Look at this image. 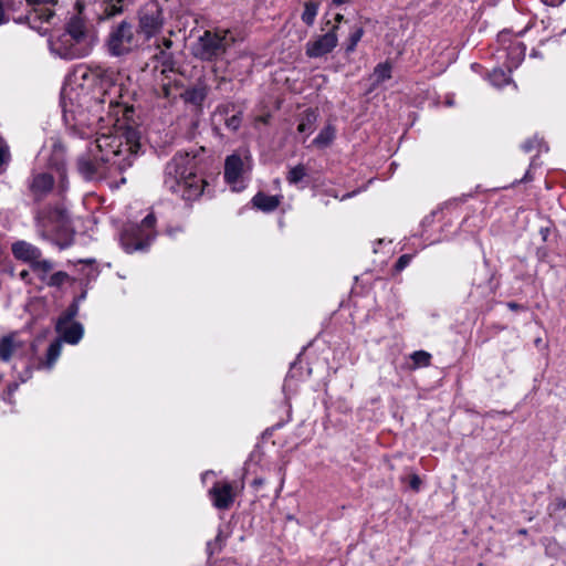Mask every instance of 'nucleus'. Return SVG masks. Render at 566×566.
Masks as SVG:
<instances>
[{
	"instance_id": "obj_1",
	"label": "nucleus",
	"mask_w": 566,
	"mask_h": 566,
	"mask_svg": "<svg viewBox=\"0 0 566 566\" xmlns=\"http://www.w3.org/2000/svg\"><path fill=\"white\" fill-rule=\"evenodd\" d=\"M82 78L96 83L93 95L85 101L97 122L112 128L90 142L85 154L77 159L78 172L87 180L103 178L116 168L132 167L140 150V132L130 124L133 107L118 101L122 87L116 84L117 73L111 69L85 70Z\"/></svg>"
},
{
	"instance_id": "obj_2",
	"label": "nucleus",
	"mask_w": 566,
	"mask_h": 566,
	"mask_svg": "<svg viewBox=\"0 0 566 566\" xmlns=\"http://www.w3.org/2000/svg\"><path fill=\"white\" fill-rule=\"evenodd\" d=\"M206 180L199 175V159L190 153H177L165 166L164 188L186 202L199 199Z\"/></svg>"
},
{
	"instance_id": "obj_3",
	"label": "nucleus",
	"mask_w": 566,
	"mask_h": 566,
	"mask_svg": "<svg viewBox=\"0 0 566 566\" xmlns=\"http://www.w3.org/2000/svg\"><path fill=\"white\" fill-rule=\"evenodd\" d=\"M76 8L77 13L70 18L65 31L50 41L51 52L64 60L87 56L95 45V36L82 17L83 6L77 2Z\"/></svg>"
},
{
	"instance_id": "obj_4",
	"label": "nucleus",
	"mask_w": 566,
	"mask_h": 566,
	"mask_svg": "<svg viewBox=\"0 0 566 566\" xmlns=\"http://www.w3.org/2000/svg\"><path fill=\"white\" fill-rule=\"evenodd\" d=\"M144 41L136 25L129 20L114 23L105 38L106 53L113 57H125L138 52Z\"/></svg>"
},
{
	"instance_id": "obj_5",
	"label": "nucleus",
	"mask_w": 566,
	"mask_h": 566,
	"mask_svg": "<svg viewBox=\"0 0 566 566\" xmlns=\"http://www.w3.org/2000/svg\"><path fill=\"white\" fill-rule=\"evenodd\" d=\"M234 43L229 30L205 31L191 45V53L201 61H216Z\"/></svg>"
},
{
	"instance_id": "obj_6",
	"label": "nucleus",
	"mask_w": 566,
	"mask_h": 566,
	"mask_svg": "<svg viewBox=\"0 0 566 566\" xmlns=\"http://www.w3.org/2000/svg\"><path fill=\"white\" fill-rule=\"evenodd\" d=\"M156 217L148 213L140 223L127 224L120 234V244L127 253L143 251L150 245L156 237Z\"/></svg>"
},
{
	"instance_id": "obj_7",
	"label": "nucleus",
	"mask_w": 566,
	"mask_h": 566,
	"mask_svg": "<svg viewBox=\"0 0 566 566\" xmlns=\"http://www.w3.org/2000/svg\"><path fill=\"white\" fill-rule=\"evenodd\" d=\"M35 223L39 234L50 241H57L60 234L69 230V218L62 207L40 210L36 213Z\"/></svg>"
},
{
	"instance_id": "obj_8",
	"label": "nucleus",
	"mask_w": 566,
	"mask_h": 566,
	"mask_svg": "<svg viewBox=\"0 0 566 566\" xmlns=\"http://www.w3.org/2000/svg\"><path fill=\"white\" fill-rule=\"evenodd\" d=\"M59 0H25L29 11L25 15H21L14 21L17 23L27 22L29 27L36 30L41 34H44L49 28L45 24L51 25L54 20L53 7Z\"/></svg>"
},
{
	"instance_id": "obj_9",
	"label": "nucleus",
	"mask_w": 566,
	"mask_h": 566,
	"mask_svg": "<svg viewBox=\"0 0 566 566\" xmlns=\"http://www.w3.org/2000/svg\"><path fill=\"white\" fill-rule=\"evenodd\" d=\"M252 159L248 150L234 153L226 158L224 180L233 191H241L245 188L243 175L251 170Z\"/></svg>"
},
{
	"instance_id": "obj_10",
	"label": "nucleus",
	"mask_w": 566,
	"mask_h": 566,
	"mask_svg": "<svg viewBox=\"0 0 566 566\" xmlns=\"http://www.w3.org/2000/svg\"><path fill=\"white\" fill-rule=\"evenodd\" d=\"M35 346L18 333H11L0 338V361L9 363L11 359H28L35 355Z\"/></svg>"
},
{
	"instance_id": "obj_11",
	"label": "nucleus",
	"mask_w": 566,
	"mask_h": 566,
	"mask_svg": "<svg viewBox=\"0 0 566 566\" xmlns=\"http://www.w3.org/2000/svg\"><path fill=\"white\" fill-rule=\"evenodd\" d=\"M497 43L500 45L499 56L505 57V65L509 72H512L524 60L526 46L516 39H513L510 30H503L497 34Z\"/></svg>"
},
{
	"instance_id": "obj_12",
	"label": "nucleus",
	"mask_w": 566,
	"mask_h": 566,
	"mask_svg": "<svg viewBox=\"0 0 566 566\" xmlns=\"http://www.w3.org/2000/svg\"><path fill=\"white\" fill-rule=\"evenodd\" d=\"M163 27V14L157 3H149L138 11V32L144 43L156 35Z\"/></svg>"
},
{
	"instance_id": "obj_13",
	"label": "nucleus",
	"mask_w": 566,
	"mask_h": 566,
	"mask_svg": "<svg viewBox=\"0 0 566 566\" xmlns=\"http://www.w3.org/2000/svg\"><path fill=\"white\" fill-rule=\"evenodd\" d=\"M337 29L338 25L335 24L325 34L308 41L305 45L306 55L312 59H317L331 53L338 43Z\"/></svg>"
},
{
	"instance_id": "obj_14",
	"label": "nucleus",
	"mask_w": 566,
	"mask_h": 566,
	"mask_svg": "<svg viewBox=\"0 0 566 566\" xmlns=\"http://www.w3.org/2000/svg\"><path fill=\"white\" fill-rule=\"evenodd\" d=\"M208 493L213 506L218 510L230 509L237 496L233 484L227 481L216 482Z\"/></svg>"
},
{
	"instance_id": "obj_15",
	"label": "nucleus",
	"mask_w": 566,
	"mask_h": 566,
	"mask_svg": "<svg viewBox=\"0 0 566 566\" xmlns=\"http://www.w3.org/2000/svg\"><path fill=\"white\" fill-rule=\"evenodd\" d=\"M56 333L60 335L61 343L65 342L76 345L83 337L84 328L78 322L57 319L55 325Z\"/></svg>"
},
{
	"instance_id": "obj_16",
	"label": "nucleus",
	"mask_w": 566,
	"mask_h": 566,
	"mask_svg": "<svg viewBox=\"0 0 566 566\" xmlns=\"http://www.w3.org/2000/svg\"><path fill=\"white\" fill-rule=\"evenodd\" d=\"M53 185L54 179L52 175L49 172H35L29 182V189L32 196L40 200L53 189Z\"/></svg>"
},
{
	"instance_id": "obj_17",
	"label": "nucleus",
	"mask_w": 566,
	"mask_h": 566,
	"mask_svg": "<svg viewBox=\"0 0 566 566\" xmlns=\"http://www.w3.org/2000/svg\"><path fill=\"white\" fill-rule=\"evenodd\" d=\"M12 253L17 259L29 262L30 264L42 255L39 248L25 241H18L13 243Z\"/></svg>"
},
{
	"instance_id": "obj_18",
	"label": "nucleus",
	"mask_w": 566,
	"mask_h": 566,
	"mask_svg": "<svg viewBox=\"0 0 566 566\" xmlns=\"http://www.w3.org/2000/svg\"><path fill=\"white\" fill-rule=\"evenodd\" d=\"M49 166L55 168L61 177V191L66 189L65 186V150L61 144H53L52 155L49 158Z\"/></svg>"
},
{
	"instance_id": "obj_19",
	"label": "nucleus",
	"mask_w": 566,
	"mask_h": 566,
	"mask_svg": "<svg viewBox=\"0 0 566 566\" xmlns=\"http://www.w3.org/2000/svg\"><path fill=\"white\" fill-rule=\"evenodd\" d=\"M252 203L258 209L270 212L275 210L280 205V198L277 196H269L263 192H258L253 199Z\"/></svg>"
},
{
	"instance_id": "obj_20",
	"label": "nucleus",
	"mask_w": 566,
	"mask_h": 566,
	"mask_svg": "<svg viewBox=\"0 0 566 566\" xmlns=\"http://www.w3.org/2000/svg\"><path fill=\"white\" fill-rule=\"evenodd\" d=\"M62 350V343L61 339H55L53 343L50 344L48 352H46V359L45 361L41 363L40 366L45 367L48 369H51L57 358L61 355Z\"/></svg>"
},
{
	"instance_id": "obj_21",
	"label": "nucleus",
	"mask_w": 566,
	"mask_h": 566,
	"mask_svg": "<svg viewBox=\"0 0 566 566\" xmlns=\"http://www.w3.org/2000/svg\"><path fill=\"white\" fill-rule=\"evenodd\" d=\"M32 270L38 274L39 279L44 282L53 270L54 265L50 260L36 259L31 264Z\"/></svg>"
},
{
	"instance_id": "obj_22",
	"label": "nucleus",
	"mask_w": 566,
	"mask_h": 566,
	"mask_svg": "<svg viewBox=\"0 0 566 566\" xmlns=\"http://www.w3.org/2000/svg\"><path fill=\"white\" fill-rule=\"evenodd\" d=\"M316 114L313 111H306L301 117L297 130L301 134H311L314 130Z\"/></svg>"
},
{
	"instance_id": "obj_23",
	"label": "nucleus",
	"mask_w": 566,
	"mask_h": 566,
	"mask_svg": "<svg viewBox=\"0 0 566 566\" xmlns=\"http://www.w3.org/2000/svg\"><path fill=\"white\" fill-rule=\"evenodd\" d=\"M510 73L502 69H494L489 75L490 83L495 87H502L511 82Z\"/></svg>"
},
{
	"instance_id": "obj_24",
	"label": "nucleus",
	"mask_w": 566,
	"mask_h": 566,
	"mask_svg": "<svg viewBox=\"0 0 566 566\" xmlns=\"http://www.w3.org/2000/svg\"><path fill=\"white\" fill-rule=\"evenodd\" d=\"M317 12H318V4L313 1H307L304 4V11L302 13L301 19L306 25L311 27V25H313V23L315 21Z\"/></svg>"
},
{
	"instance_id": "obj_25",
	"label": "nucleus",
	"mask_w": 566,
	"mask_h": 566,
	"mask_svg": "<svg viewBox=\"0 0 566 566\" xmlns=\"http://www.w3.org/2000/svg\"><path fill=\"white\" fill-rule=\"evenodd\" d=\"M335 137V130L332 126H327L314 138L313 144L317 147L328 146Z\"/></svg>"
},
{
	"instance_id": "obj_26",
	"label": "nucleus",
	"mask_w": 566,
	"mask_h": 566,
	"mask_svg": "<svg viewBox=\"0 0 566 566\" xmlns=\"http://www.w3.org/2000/svg\"><path fill=\"white\" fill-rule=\"evenodd\" d=\"M307 176V170L305 168L304 165L300 164V165H296L295 167H292L287 175H286V180L289 181V184L291 185H297L298 182H301L304 177Z\"/></svg>"
},
{
	"instance_id": "obj_27",
	"label": "nucleus",
	"mask_w": 566,
	"mask_h": 566,
	"mask_svg": "<svg viewBox=\"0 0 566 566\" xmlns=\"http://www.w3.org/2000/svg\"><path fill=\"white\" fill-rule=\"evenodd\" d=\"M364 34V30L361 27H355L346 41L345 52L350 54L355 51L357 43L360 41Z\"/></svg>"
},
{
	"instance_id": "obj_28",
	"label": "nucleus",
	"mask_w": 566,
	"mask_h": 566,
	"mask_svg": "<svg viewBox=\"0 0 566 566\" xmlns=\"http://www.w3.org/2000/svg\"><path fill=\"white\" fill-rule=\"evenodd\" d=\"M70 280V276L66 272L57 271L53 274H50L44 283L52 287H60L64 283H66Z\"/></svg>"
},
{
	"instance_id": "obj_29",
	"label": "nucleus",
	"mask_w": 566,
	"mask_h": 566,
	"mask_svg": "<svg viewBox=\"0 0 566 566\" xmlns=\"http://www.w3.org/2000/svg\"><path fill=\"white\" fill-rule=\"evenodd\" d=\"M374 76L377 83H381L391 76V66L388 63L378 64L375 67Z\"/></svg>"
},
{
	"instance_id": "obj_30",
	"label": "nucleus",
	"mask_w": 566,
	"mask_h": 566,
	"mask_svg": "<svg viewBox=\"0 0 566 566\" xmlns=\"http://www.w3.org/2000/svg\"><path fill=\"white\" fill-rule=\"evenodd\" d=\"M123 1L124 0H109L108 3H106L104 13L106 18L114 17L116 14H119L123 12Z\"/></svg>"
},
{
	"instance_id": "obj_31",
	"label": "nucleus",
	"mask_w": 566,
	"mask_h": 566,
	"mask_svg": "<svg viewBox=\"0 0 566 566\" xmlns=\"http://www.w3.org/2000/svg\"><path fill=\"white\" fill-rule=\"evenodd\" d=\"M411 359L416 367L428 366L430 364L431 355L424 350H417L411 355Z\"/></svg>"
},
{
	"instance_id": "obj_32",
	"label": "nucleus",
	"mask_w": 566,
	"mask_h": 566,
	"mask_svg": "<svg viewBox=\"0 0 566 566\" xmlns=\"http://www.w3.org/2000/svg\"><path fill=\"white\" fill-rule=\"evenodd\" d=\"M222 544H223V536H222V531L220 530L214 538L213 542H209L207 544V552H208V555L209 556H212L213 554L216 553H219L222 548Z\"/></svg>"
},
{
	"instance_id": "obj_33",
	"label": "nucleus",
	"mask_w": 566,
	"mask_h": 566,
	"mask_svg": "<svg viewBox=\"0 0 566 566\" xmlns=\"http://www.w3.org/2000/svg\"><path fill=\"white\" fill-rule=\"evenodd\" d=\"M241 122H242V116H241V112H239L226 119V126H227V128L235 132L241 126Z\"/></svg>"
},
{
	"instance_id": "obj_34",
	"label": "nucleus",
	"mask_w": 566,
	"mask_h": 566,
	"mask_svg": "<svg viewBox=\"0 0 566 566\" xmlns=\"http://www.w3.org/2000/svg\"><path fill=\"white\" fill-rule=\"evenodd\" d=\"M542 147H543V143L539 139H537L536 137L524 142L522 145V149L525 153H530L536 148L538 149V153H539L542 150Z\"/></svg>"
},
{
	"instance_id": "obj_35",
	"label": "nucleus",
	"mask_w": 566,
	"mask_h": 566,
	"mask_svg": "<svg viewBox=\"0 0 566 566\" xmlns=\"http://www.w3.org/2000/svg\"><path fill=\"white\" fill-rule=\"evenodd\" d=\"M78 306L76 304H72L57 319L75 322L74 317L77 315Z\"/></svg>"
},
{
	"instance_id": "obj_36",
	"label": "nucleus",
	"mask_w": 566,
	"mask_h": 566,
	"mask_svg": "<svg viewBox=\"0 0 566 566\" xmlns=\"http://www.w3.org/2000/svg\"><path fill=\"white\" fill-rule=\"evenodd\" d=\"M9 157V148L3 139L0 138V167L8 163Z\"/></svg>"
},
{
	"instance_id": "obj_37",
	"label": "nucleus",
	"mask_w": 566,
	"mask_h": 566,
	"mask_svg": "<svg viewBox=\"0 0 566 566\" xmlns=\"http://www.w3.org/2000/svg\"><path fill=\"white\" fill-rule=\"evenodd\" d=\"M411 259H412L411 254H402L401 256H399V259L397 260L396 265H395L396 270L402 271L405 268H407L409 265V263L411 262Z\"/></svg>"
},
{
	"instance_id": "obj_38",
	"label": "nucleus",
	"mask_w": 566,
	"mask_h": 566,
	"mask_svg": "<svg viewBox=\"0 0 566 566\" xmlns=\"http://www.w3.org/2000/svg\"><path fill=\"white\" fill-rule=\"evenodd\" d=\"M11 0H0V25L8 21L6 9L9 8Z\"/></svg>"
},
{
	"instance_id": "obj_39",
	"label": "nucleus",
	"mask_w": 566,
	"mask_h": 566,
	"mask_svg": "<svg viewBox=\"0 0 566 566\" xmlns=\"http://www.w3.org/2000/svg\"><path fill=\"white\" fill-rule=\"evenodd\" d=\"M409 485L412 490L415 491H419L420 489V485H421V480L420 478L417 475V474H412L410 476V482H409Z\"/></svg>"
},
{
	"instance_id": "obj_40",
	"label": "nucleus",
	"mask_w": 566,
	"mask_h": 566,
	"mask_svg": "<svg viewBox=\"0 0 566 566\" xmlns=\"http://www.w3.org/2000/svg\"><path fill=\"white\" fill-rule=\"evenodd\" d=\"M565 0H542L543 3L551 6V7H557Z\"/></svg>"
},
{
	"instance_id": "obj_41",
	"label": "nucleus",
	"mask_w": 566,
	"mask_h": 566,
	"mask_svg": "<svg viewBox=\"0 0 566 566\" xmlns=\"http://www.w3.org/2000/svg\"><path fill=\"white\" fill-rule=\"evenodd\" d=\"M507 307L512 311H518V310H523V306L518 303H515V302H509L507 303Z\"/></svg>"
},
{
	"instance_id": "obj_42",
	"label": "nucleus",
	"mask_w": 566,
	"mask_h": 566,
	"mask_svg": "<svg viewBox=\"0 0 566 566\" xmlns=\"http://www.w3.org/2000/svg\"><path fill=\"white\" fill-rule=\"evenodd\" d=\"M533 178L531 176V172L530 170L526 171V174L524 175V177L520 180V182H528L531 181Z\"/></svg>"
},
{
	"instance_id": "obj_43",
	"label": "nucleus",
	"mask_w": 566,
	"mask_h": 566,
	"mask_svg": "<svg viewBox=\"0 0 566 566\" xmlns=\"http://www.w3.org/2000/svg\"><path fill=\"white\" fill-rule=\"evenodd\" d=\"M230 108H234V106L232 104H228L219 107V109L226 114L229 112Z\"/></svg>"
},
{
	"instance_id": "obj_44",
	"label": "nucleus",
	"mask_w": 566,
	"mask_h": 566,
	"mask_svg": "<svg viewBox=\"0 0 566 566\" xmlns=\"http://www.w3.org/2000/svg\"><path fill=\"white\" fill-rule=\"evenodd\" d=\"M531 57H541L542 59L543 56H542V53L539 51L533 50L531 52Z\"/></svg>"
},
{
	"instance_id": "obj_45",
	"label": "nucleus",
	"mask_w": 566,
	"mask_h": 566,
	"mask_svg": "<svg viewBox=\"0 0 566 566\" xmlns=\"http://www.w3.org/2000/svg\"><path fill=\"white\" fill-rule=\"evenodd\" d=\"M343 19H344V17L340 13H337L336 17H335V20H336L337 23H339Z\"/></svg>"
},
{
	"instance_id": "obj_46",
	"label": "nucleus",
	"mask_w": 566,
	"mask_h": 566,
	"mask_svg": "<svg viewBox=\"0 0 566 566\" xmlns=\"http://www.w3.org/2000/svg\"><path fill=\"white\" fill-rule=\"evenodd\" d=\"M346 2H348V0H333V3L338 4V6L346 3Z\"/></svg>"
},
{
	"instance_id": "obj_47",
	"label": "nucleus",
	"mask_w": 566,
	"mask_h": 566,
	"mask_svg": "<svg viewBox=\"0 0 566 566\" xmlns=\"http://www.w3.org/2000/svg\"><path fill=\"white\" fill-rule=\"evenodd\" d=\"M164 44H165V46L170 48V45H171V41H170V40L165 39V40H164Z\"/></svg>"
},
{
	"instance_id": "obj_48",
	"label": "nucleus",
	"mask_w": 566,
	"mask_h": 566,
	"mask_svg": "<svg viewBox=\"0 0 566 566\" xmlns=\"http://www.w3.org/2000/svg\"><path fill=\"white\" fill-rule=\"evenodd\" d=\"M526 31H527V28H525V29H523L522 31H520V32L517 33V35H518V36H522Z\"/></svg>"
},
{
	"instance_id": "obj_49",
	"label": "nucleus",
	"mask_w": 566,
	"mask_h": 566,
	"mask_svg": "<svg viewBox=\"0 0 566 566\" xmlns=\"http://www.w3.org/2000/svg\"><path fill=\"white\" fill-rule=\"evenodd\" d=\"M202 98H203V94L202 93H198V99L202 101Z\"/></svg>"
},
{
	"instance_id": "obj_50",
	"label": "nucleus",
	"mask_w": 566,
	"mask_h": 566,
	"mask_svg": "<svg viewBox=\"0 0 566 566\" xmlns=\"http://www.w3.org/2000/svg\"><path fill=\"white\" fill-rule=\"evenodd\" d=\"M197 99V92L193 93V96L191 97V101H196Z\"/></svg>"
},
{
	"instance_id": "obj_51",
	"label": "nucleus",
	"mask_w": 566,
	"mask_h": 566,
	"mask_svg": "<svg viewBox=\"0 0 566 566\" xmlns=\"http://www.w3.org/2000/svg\"><path fill=\"white\" fill-rule=\"evenodd\" d=\"M211 472H205V474L202 475V478L205 479L208 474H210Z\"/></svg>"
},
{
	"instance_id": "obj_52",
	"label": "nucleus",
	"mask_w": 566,
	"mask_h": 566,
	"mask_svg": "<svg viewBox=\"0 0 566 566\" xmlns=\"http://www.w3.org/2000/svg\"><path fill=\"white\" fill-rule=\"evenodd\" d=\"M260 120L265 123L266 118L265 117H260Z\"/></svg>"
},
{
	"instance_id": "obj_53",
	"label": "nucleus",
	"mask_w": 566,
	"mask_h": 566,
	"mask_svg": "<svg viewBox=\"0 0 566 566\" xmlns=\"http://www.w3.org/2000/svg\"><path fill=\"white\" fill-rule=\"evenodd\" d=\"M27 275V272H21V277H24Z\"/></svg>"
},
{
	"instance_id": "obj_54",
	"label": "nucleus",
	"mask_w": 566,
	"mask_h": 566,
	"mask_svg": "<svg viewBox=\"0 0 566 566\" xmlns=\"http://www.w3.org/2000/svg\"><path fill=\"white\" fill-rule=\"evenodd\" d=\"M39 156H40V157H43V156H44V153H43V151H40V153H39Z\"/></svg>"
}]
</instances>
